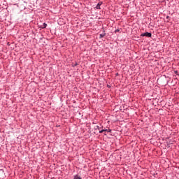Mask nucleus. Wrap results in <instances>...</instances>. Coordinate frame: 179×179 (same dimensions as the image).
<instances>
[{"instance_id":"7ed1b4c3","label":"nucleus","mask_w":179,"mask_h":179,"mask_svg":"<svg viewBox=\"0 0 179 179\" xmlns=\"http://www.w3.org/2000/svg\"><path fill=\"white\" fill-rule=\"evenodd\" d=\"M101 5H103V2L99 1L97 5L96 6V9H101V8H100V6H101Z\"/></svg>"},{"instance_id":"423d86ee","label":"nucleus","mask_w":179,"mask_h":179,"mask_svg":"<svg viewBox=\"0 0 179 179\" xmlns=\"http://www.w3.org/2000/svg\"><path fill=\"white\" fill-rule=\"evenodd\" d=\"M104 36H106V33H104V34H101L99 35V38H103V37H104Z\"/></svg>"},{"instance_id":"9d476101","label":"nucleus","mask_w":179,"mask_h":179,"mask_svg":"<svg viewBox=\"0 0 179 179\" xmlns=\"http://www.w3.org/2000/svg\"><path fill=\"white\" fill-rule=\"evenodd\" d=\"M174 72H175L176 75L179 76V73H178V71H175Z\"/></svg>"},{"instance_id":"6e6552de","label":"nucleus","mask_w":179,"mask_h":179,"mask_svg":"<svg viewBox=\"0 0 179 179\" xmlns=\"http://www.w3.org/2000/svg\"><path fill=\"white\" fill-rule=\"evenodd\" d=\"M95 129H99V131H101L100 130V126H96Z\"/></svg>"},{"instance_id":"1a4fd4ad","label":"nucleus","mask_w":179,"mask_h":179,"mask_svg":"<svg viewBox=\"0 0 179 179\" xmlns=\"http://www.w3.org/2000/svg\"><path fill=\"white\" fill-rule=\"evenodd\" d=\"M118 32H120V29H115V33H118Z\"/></svg>"},{"instance_id":"20e7f679","label":"nucleus","mask_w":179,"mask_h":179,"mask_svg":"<svg viewBox=\"0 0 179 179\" xmlns=\"http://www.w3.org/2000/svg\"><path fill=\"white\" fill-rule=\"evenodd\" d=\"M41 29H45V27H47V24L45 22H44L41 26Z\"/></svg>"},{"instance_id":"9b49d317","label":"nucleus","mask_w":179,"mask_h":179,"mask_svg":"<svg viewBox=\"0 0 179 179\" xmlns=\"http://www.w3.org/2000/svg\"><path fill=\"white\" fill-rule=\"evenodd\" d=\"M166 19H168L169 20H170V16L167 15V16H166Z\"/></svg>"},{"instance_id":"39448f33","label":"nucleus","mask_w":179,"mask_h":179,"mask_svg":"<svg viewBox=\"0 0 179 179\" xmlns=\"http://www.w3.org/2000/svg\"><path fill=\"white\" fill-rule=\"evenodd\" d=\"M73 179H82V178L80 176H79V175H76V176H74Z\"/></svg>"},{"instance_id":"0eeeda50","label":"nucleus","mask_w":179,"mask_h":179,"mask_svg":"<svg viewBox=\"0 0 179 179\" xmlns=\"http://www.w3.org/2000/svg\"><path fill=\"white\" fill-rule=\"evenodd\" d=\"M78 62H76L74 64H73V68H75V66H78Z\"/></svg>"},{"instance_id":"f257e3e1","label":"nucleus","mask_w":179,"mask_h":179,"mask_svg":"<svg viewBox=\"0 0 179 179\" xmlns=\"http://www.w3.org/2000/svg\"><path fill=\"white\" fill-rule=\"evenodd\" d=\"M141 37H152V33L145 32L141 34Z\"/></svg>"},{"instance_id":"f03ea898","label":"nucleus","mask_w":179,"mask_h":179,"mask_svg":"<svg viewBox=\"0 0 179 179\" xmlns=\"http://www.w3.org/2000/svg\"><path fill=\"white\" fill-rule=\"evenodd\" d=\"M111 129H105L99 131V134H103V132H108V133H111Z\"/></svg>"}]
</instances>
